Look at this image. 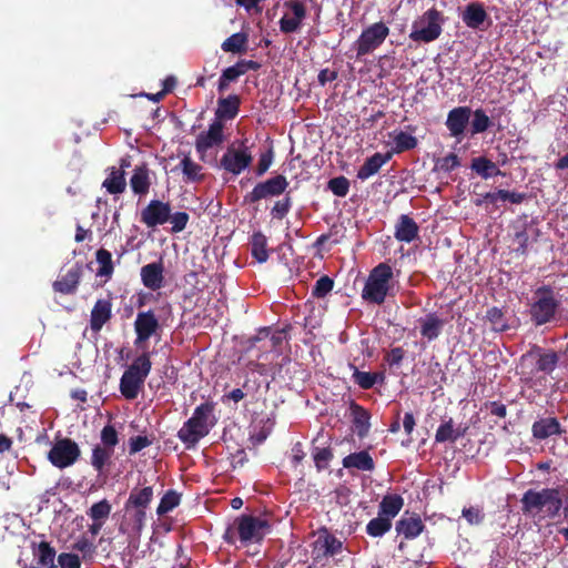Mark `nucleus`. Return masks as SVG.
<instances>
[{
	"instance_id": "obj_4",
	"label": "nucleus",
	"mask_w": 568,
	"mask_h": 568,
	"mask_svg": "<svg viewBox=\"0 0 568 568\" xmlns=\"http://www.w3.org/2000/svg\"><path fill=\"white\" fill-rule=\"evenodd\" d=\"M393 268L379 263L371 272L362 291V298L368 303L382 305L392 290Z\"/></svg>"
},
{
	"instance_id": "obj_41",
	"label": "nucleus",
	"mask_w": 568,
	"mask_h": 568,
	"mask_svg": "<svg viewBox=\"0 0 568 568\" xmlns=\"http://www.w3.org/2000/svg\"><path fill=\"white\" fill-rule=\"evenodd\" d=\"M470 168L483 179H489L494 175L503 174V172L497 168V165L485 156L473 159Z\"/></svg>"
},
{
	"instance_id": "obj_35",
	"label": "nucleus",
	"mask_w": 568,
	"mask_h": 568,
	"mask_svg": "<svg viewBox=\"0 0 568 568\" xmlns=\"http://www.w3.org/2000/svg\"><path fill=\"white\" fill-rule=\"evenodd\" d=\"M248 34L246 32H236L226 38L221 49L224 52L243 54L247 51Z\"/></svg>"
},
{
	"instance_id": "obj_63",
	"label": "nucleus",
	"mask_w": 568,
	"mask_h": 568,
	"mask_svg": "<svg viewBox=\"0 0 568 568\" xmlns=\"http://www.w3.org/2000/svg\"><path fill=\"white\" fill-rule=\"evenodd\" d=\"M73 549L82 554L83 559H92L95 554V546L87 538L82 537L73 545Z\"/></svg>"
},
{
	"instance_id": "obj_6",
	"label": "nucleus",
	"mask_w": 568,
	"mask_h": 568,
	"mask_svg": "<svg viewBox=\"0 0 568 568\" xmlns=\"http://www.w3.org/2000/svg\"><path fill=\"white\" fill-rule=\"evenodd\" d=\"M560 301L551 286L542 285L534 292V302L529 307L530 321L535 326H541L556 318Z\"/></svg>"
},
{
	"instance_id": "obj_29",
	"label": "nucleus",
	"mask_w": 568,
	"mask_h": 568,
	"mask_svg": "<svg viewBox=\"0 0 568 568\" xmlns=\"http://www.w3.org/2000/svg\"><path fill=\"white\" fill-rule=\"evenodd\" d=\"M149 172V168L145 163L134 168L130 179V186L134 194L142 196L149 193L151 186Z\"/></svg>"
},
{
	"instance_id": "obj_54",
	"label": "nucleus",
	"mask_w": 568,
	"mask_h": 568,
	"mask_svg": "<svg viewBox=\"0 0 568 568\" xmlns=\"http://www.w3.org/2000/svg\"><path fill=\"white\" fill-rule=\"evenodd\" d=\"M458 166H460V160H459L458 155L455 153H449L446 156L438 158L435 161L434 170L439 171V172L449 173Z\"/></svg>"
},
{
	"instance_id": "obj_46",
	"label": "nucleus",
	"mask_w": 568,
	"mask_h": 568,
	"mask_svg": "<svg viewBox=\"0 0 568 568\" xmlns=\"http://www.w3.org/2000/svg\"><path fill=\"white\" fill-rule=\"evenodd\" d=\"M485 317L490 323L493 331L506 332L509 329L505 313L499 307L493 306L488 308Z\"/></svg>"
},
{
	"instance_id": "obj_22",
	"label": "nucleus",
	"mask_w": 568,
	"mask_h": 568,
	"mask_svg": "<svg viewBox=\"0 0 568 568\" xmlns=\"http://www.w3.org/2000/svg\"><path fill=\"white\" fill-rule=\"evenodd\" d=\"M112 317V303L110 300L100 298L93 305L90 316V328L94 333H99L104 324Z\"/></svg>"
},
{
	"instance_id": "obj_20",
	"label": "nucleus",
	"mask_w": 568,
	"mask_h": 568,
	"mask_svg": "<svg viewBox=\"0 0 568 568\" xmlns=\"http://www.w3.org/2000/svg\"><path fill=\"white\" fill-rule=\"evenodd\" d=\"M141 281L143 285L151 290L158 291L164 284V265L160 260L159 262L149 263L141 267Z\"/></svg>"
},
{
	"instance_id": "obj_39",
	"label": "nucleus",
	"mask_w": 568,
	"mask_h": 568,
	"mask_svg": "<svg viewBox=\"0 0 568 568\" xmlns=\"http://www.w3.org/2000/svg\"><path fill=\"white\" fill-rule=\"evenodd\" d=\"M539 352V347L535 346L529 352L525 353L520 357V362L518 365V374L524 376L525 379H531L537 373V365H536V353Z\"/></svg>"
},
{
	"instance_id": "obj_61",
	"label": "nucleus",
	"mask_w": 568,
	"mask_h": 568,
	"mask_svg": "<svg viewBox=\"0 0 568 568\" xmlns=\"http://www.w3.org/2000/svg\"><path fill=\"white\" fill-rule=\"evenodd\" d=\"M60 568H81L80 557L72 552H61L57 557Z\"/></svg>"
},
{
	"instance_id": "obj_14",
	"label": "nucleus",
	"mask_w": 568,
	"mask_h": 568,
	"mask_svg": "<svg viewBox=\"0 0 568 568\" xmlns=\"http://www.w3.org/2000/svg\"><path fill=\"white\" fill-rule=\"evenodd\" d=\"M145 520L146 510L124 505L119 530L128 536L139 537L145 526Z\"/></svg>"
},
{
	"instance_id": "obj_7",
	"label": "nucleus",
	"mask_w": 568,
	"mask_h": 568,
	"mask_svg": "<svg viewBox=\"0 0 568 568\" xmlns=\"http://www.w3.org/2000/svg\"><path fill=\"white\" fill-rule=\"evenodd\" d=\"M445 19L440 11L436 8H430L425 11L420 18L422 23H426V27L416 29V23L413 26V31L409 33V39L415 42L429 43L439 38L442 34Z\"/></svg>"
},
{
	"instance_id": "obj_16",
	"label": "nucleus",
	"mask_w": 568,
	"mask_h": 568,
	"mask_svg": "<svg viewBox=\"0 0 568 568\" xmlns=\"http://www.w3.org/2000/svg\"><path fill=\"white\" fill-rule=\"evenodd\" d=\"M261 68V63L254 60H239L234 65H231L223 70L217 84V91L220 93L225 92L230 83L237 81V79L245 74L247 71H257Z\"/></svg>"
},
{
	"instance_id": "obj_55",
	"label": "nucleus",
	"mask_w": 568,
	"mask_h": 568,
	"mask_svg": "<svg viewBox=\"0 0 568 568\" xmlns=\"http://www.w3.org/2000/svg\"><path fill=\"white\" fill-rule=\"evenodd\" d=\"M327 189L334 195L344 197L349 191V181L343 175L333 178L327 182Z\"/></svg>"
},
{
	"instance_id": "obj_43",
	"label": "nucleus",
	"mask_w": 568,
	"mask_h": 568,
	"mask_svg": "<svg viewBox=\"0 0 568 568\" xmlns=\"http://www.w3.org/2000/svg\"><path fill=\"white\" fill-rule=\"evenodd\" d=\"M464 430L454 428V422L452 418L443 423L436 430L435 440L437 443L452 442L455 443L458 438L464 436Z\"/></svg>"
},
{
	"instance_id": "obj_15",
	"label": "nucleus",
	"mask_w": 568,
	"mask_h": 568,
	"mask_svg": "<svg viewBox=\"0 0 568 568\" xmlns=\"http://www.w3.org/2000/svg\"><path fill=\"white\" fill-rule=\"evenodd\" d=\"M224 142V124L219 120H214L207 131L201 132L195 140V150L202 156L207 150L219 146Z\"/></svg>"
},
{
	"instance_id": "obj_28",
	"label": "nucleus",
	"mask_w": 568,
	"mask_h": 568,
	"mask_svg": "<svg viewBox=\"0 0 568 568\" xmlns=\"http://www.w3.org/2000/svg\"><path fill=\"white\" fill-rule=\"evenodd\" d=\"M80 278L81 268L80 266L75 265L68 270V272L64 275H62L59 280L53 282V290L65 295L73 294L78 288Z\"/></svg>"
},
{
	"instance_id": "obj_9",
	"label": "nucleus",
	"mask_w": 568,
	"mask_h": 568,
	"mask_svg": "<svg viewBox=\"0 0 568 568\" xmlns=\"http://www.w3.org/2000/svg\"><path fill=\"white\" fill-rule=\"evenodd\" d=\"M389 34V28L382 21L364 29L355 42L356 57L362 58L375 51Z\"/></svg>"
},
{
	"instance_id": "obj_60",
	"label": "nucleus",
	"mask_w": 568,
	"mask_h": 568,
	"mask_svg": "<svg viewBox=\"0 0 568 568\" xmlns=\"http://www.w3.org/2000/svg\"><path fill=\"white\" fill-rule=\"evenodd\" d=\"M189 220L190 216L186 212H175L173 214L171 213L169 222L172 224V233L182 232L186 227Z\"/></svg>"
},
{
	"instance_id": "obj_52",
	"label": "nucleus",
	"mask_w": 568,
	"mask_h": 568,
	"mask_svg": "<svg viewBox=\"0 0 568 568\" xmlns=\"http://www.w3.org/2000/svg\"><path fill=\"white\" fill-rule=\"evenodd\" d=\"M312 456L317 471H323L328 468L334 454L331 447H314Z\"/></svg>"
},
{
	"instance_id": "obj_31",
	"label": "nucleus",
	"mask_w": 568,
	"mask_h": 568,
	"mask_svg": "<svg viewBox=\"0 0 568 568\" xmlns=\"http://www.w3.org/2000/svg\"><path fill=\"white\" fill-rule=\"evenodd\" d=\"M342 464L346 469L355 468L362 471H372L375 468L374 459L367 450H361L345 456Z\"/></svg>"
},
{
	"instance_id": "obj_5",
	"label": "nucleus",
	"mask_w": 568,
	"mask_h": 568,
	"mask_svg": "<svg viewBox=\"0 0 568 568\" xmlns=\"http://www.w3.org/2000/svg\"><path fill=\"white\" fill-rule=\"evenodd\" d=\"M152 367L150 354L144 352L139 355L123 373L120 379V392L126 399L138 397Z\"/></svg>"
},
{
	"instance_id": "obj_13",
	"label": "nucleus",
	"mask_w": 568,
	"mask_h": 568,
	"mask_svg": "<svg viewBox=\"0 0 568 568\" xmlns=\"http://www.w3.org/2000/svg\"><path fill=\"white\" fill-rule=\"evenodd\" d=\"M342 548V541L324 529L313 542L312 556L314 561L320 562L339 554Z\"/></svg>"
},
{
	"instance_id": "obj_12",
	"label": "nucleus",
	"mask_w": 568,
	"mask_h": 568,
	"mask_svg": "<svg viewBox=\"0 0 568 568\" xmlns=\"http://www.w3.org/2000/svg\"><path fill=\"white\" fill-rule=\"evenodd\" d=\"M171 217V205L169 202L160 200H151L149 204L141 211V222L150 229L163 225Z\"/></svg>"
},
{
	"instance_id": "obj_44",
	"label": "nucleus",
	"mask_w": 568,
	"mask_h": 568,
	"mask_svg": "<svg viewBox=\"0 0 568 568\" xmlns=\"http://www.w3.org/2000/svg\"><path fill=\"white\" fill-rule=\"evenodd\" d=\"M394 148L390 152L399 154L405 151L413 150L417 146V139L410 133L399 131L394 132L393 134Z\"/></svg>"
},
{
	"instance_id": "obj_51",
	"label": "nucleus",
	"mask_w": 568,
	"mask_h": 568,
	"mask_svg": "<svg viewBox=\"0 0 568 568\" xmlns=\"http://www.w3.org/2000/svg\"><path fill=\"white\" fill-rule=\"evenodd\" d=\"M112 510V506L106 499H102L98 503H94L89 510L87 511L88 516L92 519V521H102L109 518Z\"/></svg>"
},
{
	"instance_id": "obj_58",
	"label": "nucleus",
	"mask_w": 568,
	"mask_h": 568,
	"mask_svg": "<svg viewBox=\"0 0 568 568\" xmlns=\"http://www.w3.org/2000/svg\"><path fill=\"white\" fill-rule=\"evenodd\" d=\"M292 207V199L287 194L282 200L275 202L274 206L271 210V214L274 219L283 220L290 212Z\"/></svg>"
},
{
	"instance_id": "obj_24",
	"label": "nucleus",
	"mask_w": 568,
	"mask_h": 568,
	"mask_svg": "<svg viewBox=\"0 0 568 568\" xmlns=\"http://www.w3.org/2000/svg\"><path fill=\"white\" fill-rule=\"evenodd\" d=\"M419 226L413 217L402 214L395 225L394 236L399 242L410 243L418 237Z\"/></svg>"
},
{
	"instance_id": "obj_11",
	"label": "nucleus",
	"mask_w": 568,
	"mask_h": 568,
	"mask_svg": "<svg viewBox=\"0 0 568 568\" xmlns=\"http://www.w3.org/2000/svg\"><path fill=\"white\" fill-rule=\"evenodd\" d=\"M288 186V181L284 175H276L264 182L257 183L253 190L244 196L245 203H256L268 196H278L283 194Z\"/></svg>"
},
{
	"instance_id": "obj_37",
	"label": "nucleus",
	"mask_w": 568,
	"mask_h": 568,
	"mask_svg": "<svg viewBox=\"0 0 568 568\" xmlns=\"http://www.w3.org/2000/svg\"><path fill=\"white\" fill-rule=\"evenodd\" d=\"M114 455V450L102 446L100 444L94 445L92 448L91 465L98 471L102 473L106 466L111 464V459Z\"/></svg>"
},
{
	"instance_id": "obj_49",
	"label": "nucleus",
	"mask_w": 568,
	"mask_h": 568,
	"mask_svg": "<svg viewBox=\"0 0 568 568\" xmlns=\"http://www.w3.org/2000/svg\"><path fill=\"white\" fill-rule=\"evenodd\" d=\"M473 120L470 122L471 135L483 133L489 129L491 121L483 109L471 111Z\"/></svg>"
},
{
	"instance_id": "obj_8",
	"label": "nucleus",
	"mask_w": 568,
	"mask_h": 568,
	"mask_svg": "<svg viewBox=\"0 0 568 568\" xmlns=\"http://www.w3.org/2000/svg\"><path fill=\"white\" fill-rule=\"evenodd\" d=\"M246 140L239 142V148L230 145L220 160V166L233 175H240L253 162V155L250 148L245 144Z\"/></svg>"
},
{
	"instance_id": "obj_48",
	"label": "nucleus",
	"mask_w": 568,
	"mask_h": 568,
	"mask_svg": "<svg viewBox=\"0 0 568 568\" xmlns=\"http://www.w3.org/2000/svg\"><path fill=\"white\" fill-rule=\"evenodd\" d=\"M392 528V521L383 516H377L366 525V532L371 537H382Z\"/></svg>"
},
{
	"instance_id": "obj_53",
	"label": "nucleus",
	"mask_w": 568,
	"mask_h": 568,
	"mask_svg": "<svg viewBox=\"0 0 568 568\" xmlns=\"http://www.w3.org/2000/svg\"><path fill=\"white\" fill-rule=\"evenodd\" d=\"M353 373L354 383L357 384L362 389H371L376 384L377 379H383V375L378 373L362 372L355 366Z\"/></svg>"
},
{
	"instance_id": "obj_45",
	"label": "nucleus",
	"mask_w": 568,
	"mask_h": 568,
	"mask_svg": "<svg viewBox=\"0 0 568 568\" xmlns=\"http://www.w3.org/2000/svg\"><path fill=\"white\" fill-rule=\"evenodd\" d=\"M181 501V494L175 491L174 489H169L165 491V494L162 496L156 514L158 516H164L168 513L172 511L175 507L180 505Z\"/></svg>"
},
{
	"instance_id": "obj_47",
	"label": "nucleus",
	"mask_w": 568,
	"mask_h": 568,
	"mask_svg": "<svg viewBox=\"0 0 568 568\" xmlns=\"http://www.w3.org/2000/svg\"><path fill=\"white\" fill-rule=\"evenodd\" d=\"M95 260L99 264L97 275L110 277L114 271L112 254L105 248H99L95 253Z\"/></svg>"
},
{
	"instance_id": "obj_32",
	"label": "nucleus",
	"mask_w": 568,
	"mask_h": 568,
	"mask_svg": "<svg viewBox=\"0 0 568 568\" xmlns=\"http://www.w3.org/2000/svg\"><path fill=\"white\" fill-rule=\"evenodd\" d=\"M154 491L152 486L143 488L134 487L125 500L124 505L132 508L146 510L153 500Z\"/></svg>"
},
{
	"instance_id": "obj_40",
	"label": "nucleus",
	"mask_w": 568,
	"mask_h": 568,
	"mask_svg": "<svg viewBox=\"0 0 568 568\" xmlns=\"http://www.w3.org/2000/svg\"><path fill=\"white\" fill-rule=\"evenodd\" d=\"M536 361L538 373L551 374L557 367L559 356L555 351L544 353L539 347V352L536 353Z\"/></svg>"
},
{
	"instance_id": "obj_57",
	"label": "nucleus",
	"mask_w": 568,
	"mask_h": 568,
	"mask_svg": "<svg viewBox=\"0 0 568 568\" xmlns=\"http://www.w3.org/2000/svg\"><path fill=\"white\" fill-rule=\"evenodd\" d=\"M333 287L334 281L329 276L323 275L316 281L312 290V295L316 298H323L333 290Z\"/></svg>"
},
{
	"instance_id": "obj_33",
	"label": "nucleus",
	"mask_w": 568,
	"mask_h": 568,
	"mask_svg": "<svg viewBox=\"0 0 568 568\" xmlns=\"http://www.w3.org/2000/svg\"><path fill=\"white\" fill-rule=\"evenodd\" d=\"M404 506V499L397 494L385 495L378 506V515L388 518L390 521L395 518Z\"/></svg>"
},
{
	"instance_id": "obj_23",
	"label": "nucleus",
	"mask_w": 568,
	"mask_h": 568,
	"mask_svg": "<svg viewBox=\"0 0 568 568\" xmlns=\"http://www.w3.org/2000/svg\"><path fill=\"white\" fill-rule=\"evenodd\" d=\"M393 156V152L379 153L376 152L367 158L357 171V179L366 181L371 176L379 172L381 168L386 164Z\"/></svg>"
},
{
	"instance_id": "obj_3",
	"label": "nucleus",
	"mask_w": 568,
	"mask_h": 568,
	"mask_svg": "<svg viewBox=\"0 0 568 568\" xmlns=\"http://www.w3.org/2000/svg\"><path fill=\"white\" fill-rule=\"evenodd\" d=\"M213 412L214 403H202L194 409L193 415L180 428L178 432V438L184 444L185 449H194L199 442L209 435L215 425Z\"/></svg>"
},
{
	"instance_id": "obj_50",
	"label": "nucleus",
	"mask_w": 568,
	"mask_h": 568,
	"mask_svg": "<svg viewBox=\"0 0 568 568\" xmlns=\"http://www.w3.org/2000/svg\"><path fill=\"white\" fill-rule=\"evenodd\" d=\"M486 197L490 199L491 204H495L498 200L520 204L526 200V194L508 190H498L497 192H488Z\"/></svg>"
},
{
	"instance_id": "obj_19",
	"label": "nucleus",
	"mask_w": 568,
	"mask_h": 568,
	"mask_svg": "<svg viewBox=\"0 0 568 568\" xmlns=\"http://www.w3.org/2000/svg\"><path fill=\"white\" fill-rule=\"evenodd\" d=\"M471 109L469 106H457L452 109L446 119V128L452 136L459 139L469 124Z\"/></svg>"
},
{
	"instance_id": "obj_1",
	"label": "nucleus",
	"mask_w": 568,
	"mask_h": 568,
	"mask_svg": "<svg viewBox=\"0 0 568 568\" xmlns=\"http://www.w3.org/2000/svg\"><path fill=\"white\" fill-rule=\"evenodd\" d=\"M520 503L523 514L538 521L555 519L562 508V499L557 488L528 489Z\"/></svg>"
},
{
	"instance_id": "obj_34",
	"label": "nucleus",
	"mask_w": 568,
	"mask_h": 568,
	"mask_svg": "<svg viewBox=\"0 0 568 568\" xmlns=\"http://www.w3.org/2000/svg\"><path fill=\"white\" fill-rule=\"evenodd\" d=\"M420 322V334L428 341L436 339L444 327L445 322L439 318L435 313H429L425 318L419 320Z\"/></svg>"
},
{
	"instance_id": "obj_36",
	"label": "nucleus",
	"mask_w": 568,
	"mask_h": 568,
	"mask_svg": "<svg viewBox=\"0 0 568 568\" xmlns=\"http://www.w3.org/2000/svg\"><path fill=\"white\" fill-rule=\"evenodd\" d=\"M102 186L105 187L110 194L123 193L126 189L124 171L111 168L108 178L102 183Z\"/></svg>"
},
{
	"instance_id": "obj_26",
	"label": "nucleus",
	"mask_w": 568,
	"mask_h": 568,
	"mask_svg": "<svg viewBox=\"0 0 568 568\" xmlns=\"http://www.w3.org/2000/svg\"><path fill=\"white\" fill-rule=\"evenodd\" d=\"M354 430L359 438L367 436L371 428V414L359 404L352 402L349 405Z\"/></svg>"
},
{
	"instance_id": "obj_21",
	"label": "nucleus",
	"mask_w": 568,
	"mask_h": 568,
	"mask_svg": "<svg viewBox=\"0 0 568 568\" xmlns=\"http://www.w3.org/2000/svg\"><path fill=\"white\" fill-rule=\"evenodd\" d=\"M425 528L419 515L408 514L407 511L396 521V532L405 539H414L419 536Z\"/></svg>"
},
{
	"instance_id": "obj_64",
	"label": "nucleus",
	"mask_w": 568,
	"mask_h": 568,
	"mask_svg": "<svg viewBox=\"0 0 568 568\" xmlns=\"http://www.w3.org/2000/svg\"><path fill=\"white\" fill-rule=\"evenodd\" d=\"M463 517L469 525H480L485 519V514L478 507H468L463 509Z\"/></svg>"
},
{
	"instance_id": "obj_25",
	"label": "nucleus",
	"mask_w": 568,
	"mask_h": 568,
	"mask_svg": "<svg viewBox=\"0 0 568 568\" xmlns=\"http://www.w3.org/2000/svg\"><path fill=\"white\" fill-rule=\"evenodd\" d=\"M531 433L536 439L544 440L552 435L562 434L564 429L556 417H545L534 422Z\"/></svg>"
},
{
	"instance_id": "obj_42",
	"label": "nucleus",
	"mask_w": 568,
	"mask_h": 568,
	"mask_svg": "<svg viewBox=\"0 0 568 568\" xmlns=\"http://www.w3.org/2000/svg\"><path fill=\"white\" fill-rule=\"evenodd\" d=\"M180 168L185 182H201L204 179V174L202 173L203 168L194 162L189 155H185L181 160Z\"/></svg>"
},
{
	"instance_id": "obj_10",
	"label": "nucleus",
	"mask_w": 568,
	"mask_h": 568,
	"mask_svg": "<svg viewBox=\"0 0 568 568\" xmlns=\"http://www.w3.org/2000/svg\"><path fill=\"white\" fill-rule=\"evenodd\" d=\"M79 445L70 439H58L48 453L49 462L57 468L63 469L72 466L80 457Z\"/></svg>"
},
{
	"instance_id": "obj_30",
	"label": "nucleus",
	"mask_w": 568,
	"mask_h": 568,
	"mask_svg": "<svg viewBox=\"0 0 568 568\" xmlns=\"http://www.w3.org/2000/svg\"><path fill=\"white\" fill-rule=\"evenodd\" d=\"M463 22L470 29H479L488 19V14L480 2H471L465 7L462 16Z\"/></svg>"
},
{
	"instance_id": "obj_62",
	"label": "nucleus",
	"mask_w": 568,
	"mask_h": 568,
	"mask_svg": "<svg viewBox=\"0 0 568 568\" xmlns=\"http://www.w3.org/2000/svg\"><path fill=\"white\" fill-rule=\"evenodd\" d=\"M278 23L281 32L288 34L296 32L302 27L303 21L285 14L281 18Z\"/></svg>"
},
{
	"instance_id": "obj_56",
	"label": "nucleus",
	"mask_w": 568,
	"mask_h": 568,
	"mask_svg": "<svg viewBox=\"0 0 568 568\" xmlns=\"http://www.w3.org/2000/svg\"><path fill=\"white\" fill-rule=\"evenodd\" d=\"M102 446L109 447L114 450L115 446L119 444V434L115 427L111 424L105 425L100 434Z\"/></svg>"
},
{
	"instance_id": "obj_38",
	"label": "nucleus",
	"mask_w": 568,
	"mask_h": 568,
	"mask_svg": "<svg viewBox=\"0 0 568 568\" xmlns=\"http://www.w3.org/2000/svg\"><path fill=\"white\" fill-rule=\"evenodd\" d=\"M251 254L258 263H265L268 260L267 239L261 232H254L251 236Z\"/></svg>"
},
{
	"instance_id": "obj_59",
	"label": "nucleus",
	"mask_w": 568,
	"mask_h": 568,
	"mask_svg": "<svg viewBox=\"0 0 568 568\" xmlns=\"http://www.w3.org/2000/svg\"><path fill=\"white\" fill-rule=\"evenodd\" d=\"M515 242L517 243V247L515 248L516 254L518 255H527L528 253V246L530 242V236L526 229H523L515 233L514 237Z\"/></svg>"
},
{
	"instance_id": "obj_17",
	"label": "nucleus",
	"mask_w": 568,
	"mask_h": 568,
	"mask_svg": "<svg viewBox=\"0 0 568 568\" xmlns=\"http://www.w3.org/2000/svg\"><path fill=\"white\" fill-rule=\"evenodd\" d=\"M160 329V323L152 310L139 312L134 321L135 345L145 343Z\"/></svg>"
},
{
	"instance_id": "obj_2",
	"label": "nucleus",
	"mask_w": 568,
	"mask_h": 568,
	"mask_svg": "<svg viewBox=\"0 0 568 568\" xmlns=\"http://www.w3.org/2000/svg\"><path fill=\"white\" fill-rule=\"evenodd\" d=\"M271 531V524L267 519L253 515L237 516L225 529L223 540L234 545L240 540L242 546L260 544Z\"/></svg>"
},
{
	"instance_id": "obj_18",
	"label": "nucleus",
	"mask_w": 568,
	"mask_h": 568,
	"mask_svg": "<svg viewBox=\"0 0 568 568\" xmlns=\"http://www.w3.org/2000/svg\"><path fill=\"white\" fill-rule=\"evenodd\" d=\"M36 566L31 568H57L55 558L57 551L54 547L44 539L39 541H31L30 545Z\"/></svg>"
},
{
	"instance_id": "obj_27",
	"label": "nucleus",
	"mask_w": 568,
	"mask_h": 568,
	"mask_svg": "<svg viewBox=\"0 0 568 568\" xmlns=\"http://www.w3.org/2000/svg\"><path fill=\"white\" fill-rule=\"evenodd\" d=\"M240 105L241 98L236 94L220 98L214 120H219L221 122H223V120H233L239 114Z\"/></svg>"
}]
</instances>
